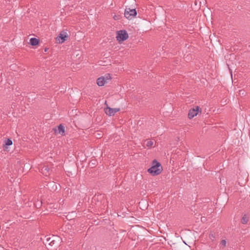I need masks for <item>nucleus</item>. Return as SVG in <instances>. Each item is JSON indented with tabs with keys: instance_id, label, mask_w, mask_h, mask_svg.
Returning a JSON list of instances; mask_svg holds the SVG:
<instances>
[{
	"instance_id": "obj_1",
	"label": "nucleus",
	"mask_w": 250,
	"mask_h": 250,
	"mask_svg": "<svg viewBox=\"0 0 250 250\" xmlns=\"http://www.w3.org/2000/svg\"><path fill=\"white\" fill-rule=\"evenodd\" d=\"M163 170L161 164L157 160H154L152 163L151 167L147 169V172L152 176H157L160 174Z\"/></svg>"
},
{
	"instance_id": "obj_2",
	"label": "nucleus",
	"mask_w": 250,
	"mask_h": 250,
	"mask_svg": "<svg viewBox=\"0 0 250 250\" xmlns=\"http://www.w3.org/2000/svg\"><path fill=\"white\" fill-rule=\"evenodd\" d=\"M125 17L128 19L131 20L134 18L136 15L137 12L135 9H130L129 8H126L124 13Z\"/></svg>"
},
{
	"instance_id": "obj_3",
	"label": "nucleus",
	"mask_w": 250,
	"mask_h": 250,
	"mask_svg": "<svg viewBox=\"0 0 250 250\" xmlns=\"http://www.w3.org/2000/svg\"><path fill=\"white\" fill-rule=\"evenodd\" d=\"M128 38V35L127 32L125 30H121L117 32L116 38L117 40L119 42H123Z\"/></svg>"
},
{
	"instance_id": "obj_4",
	"label": "nucleus",
	"mask_w": 250,
	"mask_h": 250,
	"mask_svg": "<svg viewBox=\"0 0 250 250\" xmlns=\"http://www.w3.org/2000/svg\"><path fill=\"white\" fill-rule=\"evenodd\" d=\"M45 237L47 243L51 246L56 245L60 241V238L56 235H52V237L46 236Z\"/></svg>"
},
{
	"instance_id": "obj_5",
	"label": "nucleus",
	"mask_w": 250,
	"mask_h": 250,
	"mask_svg": "<svg viewBox=\"0 0 250 250\" xmlns=\"http://www.w3.org/2000/svg\"><path fill=\"white\" fill-rule=\"evenodd\" d=\"M111 79V77L109 74H107L105 77H101L99 78L97 80V83L99 86H103L108 80Z\"/></svg>"
},
{
	"instance_id": "obj_6",
	"label": "nucleus",
	"mask_w": 250,
	"mask_h": 250,
	"mask_svg": "<svg viewBox=\"0 0 250 250\" xmlns=\"http://www.w3.org/2000/svg\"><path fill=\"white\" fill-rule=\"evenodd\" d=\"M199 107L198 106H195L192 108L190 109L188 112V118L192 119L195 116H197L199 112Z\"/></svg>"
},
{
	"instance_id": "obj_7",
	"label": "nucleus",
	"mask_w": 250,
	"mask_h": 250,
	"mask_svg": "<svg viewBox=\"0 0 250 250\" xmlns=\"http://www.w3.org/2000/svg\"><path fill=\"white\" fill-rule=\"evenodd\" d=\"M120 110L119 108H112L107 107L104 108L105 113L109 116H113L116 112L119 111Z\"/></svg>"
},
{
	"instance_id": "obj_8",
	"label": "nucleus",
	"mask_w": 250,
	"mask_h": 250,
	"mask_svg": "<svg viewBox=\"0 0 250 250\" xmlns=\"http://www.w3.org/2000/svg\"><path fill=\"white\" fill-rule=\"evenodd\" d=\"M12 141L10 139H5L3 141V150L4 151L8 152L10 151L9 146L12 145Z\"/></svg>"
},
{
	"instance_id": "obj_9",
	"label": "nucleus",
	"mask_w": 250,
	"mask_h": 250,
	"mask_svg": "<svg viewBox=\"0 0 250 250\" xmlns=\"http://www.w3.org/2000/svg\"><path fill=\"white\" fill-rule=\"evenodd\" d=\"M67 38V36L66 33H61L60 35L57 37V40L60 43L63 42Z\"/></svg>"
},
{
	"instance_id": "obj_10",
	"label": "nucleus",
	"mask_w": 250,
	"mask_h": 250,
	"mask_svg": "<svg viewBox=\"0 0 250 250\" xmlns=\"http://www.w3.org/2000/svg\"><path fill=\"white\" fill-rule=\"evenodd\" d=\"M55 132L56 133H58L61 135L62 136H63L65 135V128L63 125H60L58 127V129L55 130Z\"/></svg>"
},
{
	"instance_id": "obj_11",
	"label": "nucleus",
	"mask_w": 250,
	"mask_h": 250,
	"mask_svg": "<svg viewBox=\"0 0 250 250\" xmlns=\"http://www.w3.org/2000/svg\"><path fill=\"white\" fill-rule=\"evenodd\" d=\"M39 40L35 38H32L30 40V43L33 46L38 45L39 44Z\"/></svg>"
},
{
	"instance_id": "obj_12",
	"label": "nucleus",
	"mask_w": 250,
	"mask_h": 250,
	"mask_svg": "<svg viewBox=\"0 0 250 250\" xmlns=\"http://www.w3.org/2000/svg\"><path fill=\"white\" fill-rule=\"evenodd\" d=\"M249 216L245 214L243 215V216L241 219V223L243 224H246L248 223V222L249 221Z\"/></svg>"
},
{
	"instance_id": "obj_13",
	"label": "nucleus",
	"mask_w": 250,
	"mask_h": 250,
	"mask_svg": "<svg viewBox=\"0 0 250 250\" xmlns=\"http://www.w3.org/2000/svg\"><path fill=\"white\" fill-rule=\"evenodd\" d=\"M42 172L43 174L47 176V174H49V168L47 167H43L42 169Z\"/></svg>"
},
{
	"instance_id": "obj_14",
	"label": "nucleus",
	"mask_w": 250,
	"mask_h": 250,
	"mask_svg": "<svg viewBox=\"0 0 250 250\" xmlns=\"http://www.w3.org/2000/svg\"><path fill=\"white\" fill-rule=\"evenodd\" d=\"M146 145L148 148H151L152 147L153 145V142L152 141L146 140Z\"/></svg>"
},
{
	"instance_id": "obj_15",
	"label": "nucleus",
	"mask_w": 250,
	"mask_h": 250,
	"mask_svg": "<svg viewBox=\"0 0 250 250\" xmlns=\"http://www.w3.org/2000/svg\"><path fill=\"white\" fill-rule=\"evenodd\" d=\"M47 186H48V188L50 186H52L53 189H54V190H56L57 188V185L54 182H50V183H48V184L47 185Z\"/></svg>"
},
{
	"instance_id": "obj_16",
	"label": "nucleus",
	"mask_w": 250,
	"mask_h": 250,
	"mask_svg": "<svg viewBox=\"0 0 250 250\" xmlns=\"http://www.w3.org/2000/svg\"><path fill=\"white\" fill-rule=\"evenodd\" d=\"M209 237L210 239H211L212 241H213L215 238V233L213 232H211L209 235Z\"/></svg>"
},
{
	"instance_id": "obj_17",
	"label": "nucleus",
	"mask_w": 250,
	"mask_h": 250,
	"mask_svg": "<svg viewBox=\"0 0 250 250\" xmlns=\"http://www.w3.org/2000/svg\"><path fill=\"white\" fill-rule=\"evenodd\" d=\"M226 241L225 240H222L221 241V243H220V245L224 246V247H225L226 245Z\"/></svg>"
},
{
	"instance_id": "obj_18",
	"label": "nucleus",
	"mask_w": 250,
	"mask_h": 250,
	"mask_svg": "<svg viewBox=\"0 0 250 250\" xmlns=\"http://www.w3.org/2000/svg\"><path fill=\"white\" fill-rule=\"evenodd\" d=\"M113 18H114L115 20H118V18H117V16H115L113 17Z\"/></svg>"
}]
</instances>
